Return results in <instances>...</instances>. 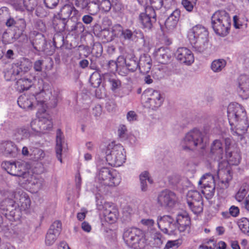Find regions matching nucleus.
<instances>
[{
	"label": "nucleus",
	"instance_id": "1",
	"mask_svg": "<svg viewBox=\"0 0 249 249\" xmlns=\"http://www.w3.org/2000/svg\"><path fill=\"white\" fill-rule=\"evenodd\" d=\"M229 122L233 134L242 136L249 127L246 112L238 104H230L227 109Z\"/></svg>",
	"mask_w": 249,
	"mask_h": 249
},
{
	"label": "nucleus",
	"instance_id": "2",
	"mask_svg": "<svg viewBox=\"0 0 249 249\" xmlns=\"http://www.w3.org/2000/svg\"><path fill=\"white\" fill-rule=\"evenodd\" d=\"M231 18L229 13L225 10L214 12L211 17V26L214 32L221 36H226L230 32Z\"/></svg>",
	"mask_w": 249,
	"mask_h": 249
},
{
	"label": "nucleus",
	"instance_id": "3",
	"mask_svg": "<svg viewBox=\"0 0 249 249\" xmlns=\"http://www.w3.org/2000/svg\"><path fill=\"white\" fill-rule=\"evenodd\" d=\"M32 67V62L27 58L22 57L12 64L10 68L4 71V76L6 81L17 80L23 76Z\"/></svg>",
	"mask_w": 249,
	"mask_h": 249
},
{
	"label": "nucleus",
	"instance_id": "4",
	"mask_svg": "<svg viewBox=\"0 0 249 249\" xmlns=\"http://www.w3.org/2000/svg\"><path fill=\"white\" fill-rule=\"evenodd\" d=\"M204 135L199 130L193 129L188 132L181 142L182 149L186 151L203 149L205 144L203 142Z\"/></svg>",
	"mask_w": 249,
	"mask_h": 249
},
{
	"label": "nucleus",
	"instance_id": "5",
	"mask_svg": "<svg viewBox=\"0 0 249 249\" xmlns=\"http://www.w3.org/2000/svg\"><path fill=\"white\" fill-rule=\"evenodd\" d=\"M123 239L128 247L134 249H142L146 244L142 231L138 228L125 230L123 233Z\"/></svg>",
	"mask_w": 249,
	"mask_h": 249
},
{
	"label": "nucleus",
	"instance_id": "6",
	"mask_svg": "<svg viewBox=\"0 0 249 249\" xmlns=\"http://www.w3.org/2000/svg\"><path fill=\"white\" fill-rule=\"evenodd\" d=\"M139 20L143 28L150 31L153 27V24L157 21V15L152 7H145L144 12L140 14Z\"/></svg>",
	"mask_w": 249,
	"mask_h": 249
},
{
	"label": "nucleus",
	"instance_id": "7",
	"mask_svg": "<svg viewBox=\"0 0 249 249\" xmlns=\"http://www.w3.org/2000/svg\"><path fill=\"white\" fill-rule=\"evenodd\" d=\"M124 149L120 145L113 147L109 154L106 156V160L108 164L112 166H120L125 160L123 153Z\"/></svg>",
	"mask_w": 249,
	"mask_h": 249
},
{
	"label": "nucleus",
	"instance_id": "8",
	"mask_svg": "<svg viewBox=\"0 0 249 249\" xmlns=\"http://www.w3.org/2000/svg\"><path fill=\"white\" fill-rule=\"evenodd\" d=\"M144 94L147 96L144 102L145 107L152 110H156L161 105L163 99L159 91L153 89H148L145 91Z\"/></svg>",
	"mask_w": 249,
	"mask_h": 249
},
{
	"label": "nucleus",
	"instance_id": "9",
	"mask_svg": "<svg viewBox=\"0 0 249 249\" xmlns=\"http://www.w3.org/2000/svg\"><path fill=\"white\" fill-rule=\"evenodd\" d=\"M98 178L100 183L105 186H115L120 183L119 179L114 176L112 169L107 167H103L100 170Z\"/></svg>",
	"mask_w": 249,
	"mask_h": 249
},
{
	"label": "nucleus",
	"instance_id": "10",
	"mask_svg": "<svg viewBox=\"0 0 249 249\" xmlns=\"http://www.w3.org/2000/svg\"><path fill=\"white\" fill-rule=\"evenodd\" d=\"M176 201V194L173 192L167 189L160 192L157 197L158 204L164 208L173 207Z\"/></svg>",
	"mask_w": 249,
	"mask_h": 249
},
{
	"label": "nucleus",
	"instance_id": "11",
	"mask_svg": "<svg viewBox=\"0 0 249 249\" xmlns=\"http://www.w3.org/2000/svg\"><path fill=\"white\" fill-rule=\"evenodd\" d=\"M99 210L103 211V214L107 221L110 223L115 222L118 216V213L116 209H113L110 203L105 201H98L97 203Z\"/></svg>",
	"mask_w": 249,
	"mask_h": 249
},
{
	"label": "nucleus",
	"instance_id": "12",
	"mask_svg": "<svg viewBox=\"0 0 249 249\" xmlns=\"http://www.w3.org/2000/svg\"><path fill=\"white\" fill-rule=\"evenodd\" d=\"M1 166L8 173L17 177L23 176L26 174L24 167L20 162L5 161L2 163Z\"/></svg>",
	"mask_w": 249,
	"mask_h": 249
},
{
	"label": "nucleus",
	"instance_id": "13",
	"mask_svg": "<svg viewBox=\"0 0 249 249\" xmlns=\"http://www.w3.org/2000/svg\"><path fill=\"white\" fill-rule=\"evenodd\" d=\"M61 231V223L59 221H54L50 226L45 238V244L47 246L53 244Z\"/></svg>",
	"mask_w": 249,
	"mask_h": 249
},
{
	"label": "nucleus",
	"instance_id": "14",
	"mask_svg": "<svg viewBox=\"0 0 249 249\" xmlns=\"http://www.w3.org/2000/svg\"><path fill=\"white\" fill-rule=\"evenodd\" d=\"M159 228L164 233H173L176 230L174 219L171 216L165 215L158 219Z\"/></svg>",
	"mask_w": 249,
	"mask_h": 249
},
{
	"label": "nucleus",
	"instance_id": "15",
	"mask_svg": "<svg viewBox=\"0 0 249 249\" xmlns=\"http://www.w3.org/2000/svg\"><path fill=\"white\" fill-rule=\"evenodd\" d=\"M33 35L34 36L30 37V42L34 49L36 51L47 53V44L44 35L41 33H36L35 31Z\"/></svg>",
	"mask_w": 249,
	"mask_h": 249
},
{
	"label": "nucleus",
	"instance_id": "16",
	"mask_svg": "<svg viewBox=\"0 0 249 249\" xmlns=\"http://www.w3.org/2000/svg\"><path fill=\"white\" fill-rule=\"evenodd\" d=\"M32 129L35 132L49 130L53 127V122L51 119L41 117L39 120H33L30 124Z\"/></svg>",
	"mask_w": 249,
	"mask_h": 249
},
{
	"label": "nucleus",
	"instance_id": "17",
	"mask_svg": "<svg viewBox=\"0 0 249 249\" xmlns=\"http://www.w3.org/2000/svg\"><path fill=\"white\" fill-rule=\"evenodd\" d=\"M175 55L178 61L186 65H191L194 62L192 52L187 48H179L175 53Z\"/></svg>",
	"mask_w": 249,
	"mask_h": 249
},
{
	"label": "nucleus",
	"instance_id": "18",
	"mask_svg": "<svg viewBox=\"0 0 249 249\" xmlns=\"http://www.w3.org/2000/svg\"><path fill=\"white\" fill-rule=\"evenodd\" d=\"M176 230L179 232H184L188 229H190L191 224V218L186 212L178 213L175 221Z\"/></svg>",
	"mask_w": 249,
	"mask_h": 249
},
{
	"label": "nucleus",
	"instance_id": "19",
	"mask_svg": "<svg viewBox=\"0 0 249 249\" xmlns=\"http://www.w3.org/2000/svg\"><path fill=\"white\" fill-rule=\"evenodd\" d=\"M66 31L69 33L72 32L75 34H80L85 30L84 25L81 22L78 21L77 17L71 16L67 21Z\"/></svg>",
	"mask_w": 249,
	"mask_h": 249
},
{
	"label": "nucleus",
	"instance_id": "20",
	"mask_svg": "<svg viewBox=\"0 0 249 249\" xmlns=\"http://www.w3.org/2000/svg\"><path fill=\"white\" fill-rule=\"evenodd\" d=\"M238 93L243 99L249 97V77L241 75L238 78Z\"/></svg>",
	"mask_w": 249,
	"mask_h": 249
},
{
	"label": "nucleus",
	"instance_id": "21",
	"mask_svg": "<svg viewBox=\"0 0 249 249\" xmlns=\"http://www.w3.org/2000/svg\"><path fill=\"white\" fill-rule=\"evenodd\" d=\"M0 150L4 155L10 158L16 157L18 151V148L15 143L10 141L4 142L1 143Z\"/></svg>",
	"mask_w": 249,
	"mask_h": 249
},
{
	"label": "nucleus",
	"instance_id": "22",
	"mask_svg": "<svg viewBox=\"0 0 249 249\" xmlns=\"http://www.w3.org/2000/svg\"><path fill=\"white\" fill-rule=\"evenodd\" d=\"M35 98L36 102L34 104L38 110V113L40 114L45 113L47 107L46 102L48 100L46 92L44 90H41L36 94Z\"/></svg>",
	"mask_w": 249,
	"mask_h": 249
},
{
	"label": "nucleus",
	"instance_id": "23",
	"mask_svg": "<svg viewBox=\"0 0 249 249\" xmlns=\"http://www.w3.org/2000/svg\"><path fill=\"white\" fill-rule=\"evenodd\" d=\"M208 31L203 26L198 24L194 26L190 31L189 40L194 39H205L208 37Z\"/></svg>",
	"mask_w": 249,
	"mask_h": 249
},
{
	"label": "nucleus",
	"instance_id": "24",
	"mask_svg": "<svg viewBox=\"0 0 249 249\" xmlns=\"http://www.w3.org/2000/svg\"><path fill=\"white\" fill-rule=\"evenodd\" d=\"M78 12L72 4H66L60 8L57 16L65 21L70 19L71 15L76 16Z\"/></svg>",
	"mask_w": 249,
	"mask_h": 249
},
{
	"label": "nucleus",
	"instance_id": "25",
	"mask_svg": "<svg viewBox=\"0 0 249 249\" xmlns=\"http://www.w3.org/2000/svg\"><path fill=\"white\" fill-rule=\"evenodd\" d=\"M180 13L178 9H176L166 19L164 25L169 32H172L176 29L180 17Z\"/></svg>",
	"mask_w": 249,
	"mask_h": 249
},
{
	"label": "nucleus",
	"instance_id": "26",
	"mask_svg": "<svg viewBox=\"0 0 249 249\" xmlns=\"http://www.w3.org/2000/svg\"><path fill=\"white\" fill-rule=\"evenodd\" d=\"M210 155L214 160L219 161L224 155L223 144L219 140H215L211 145Z\"/></svg>",
	"mask_w": 249,
	"mask_h": 249
},
{
	"label": "nucleus",
	"instance_id": "27",
	"mask_svg": "<svg viewBox=\"0 0 249 249\" xmlns=\"http://www.w3.org/2000/svg\"><path fill=\"white\" fill-rule=\"evenodd\" d=\"M125 67L127 70L130 72H134L138 68L139 61L138 58L133 53H127L124 58Z\"/></svg>",
	"mask_w": 249,
	"mask_h": 249
},
{
	"label": "nucleus",
	"instance_id": "28",
	"mask_svg": "<svg viewBox=\"0 0 249 249\" xmlns=\"http://www.w3.org/2000/svg\"><path fill=\"white\" fill-rule=\"evenodd\" d=\"M192 46L194 51L197 53H202L205 52L208 48V37L206 38L192 39L189 40Z\"/></svg>",
	"mask_w": 249,
	"mask_h": 249
},
{
	"label": "nucleus",
	"instance_id": "29",
	"mask_svg": "<svg viewBox=\"0 0 249 249\" xmlns=\"http://www.w3.org/2000/svg\"><path fill=\"white\" fill-rule=\"evenodd\" d=\"M157 61L161 64H166L170 62L172 55L170 50L164 48L159 49L155 53Z\"/></svg>",
	"mask_w": 249,
	"mask_h": 249
},
{
	"label": "nucleus",
	"instance_id": "30",
	"mask_svg": "<svg viewBox=\"0 0 249 249\" xmlns=\"http://www.w3.org/2000/svg\"><path fill=\"white\" fill-rule=\"evenodd\" d=\"M152 66V59L150 56L146 54L141 55L139 60V66L141 73L144 74L149 72Z\"/></svg>",
	"mask_w": 249,
	"mask_h": 249
},
{
	"label": "nucleus",
	"instance_id": "31",
	"mask_svg": "<svg viewBox=\"0 0 249 249\" xmlns=\"http://www.w3.org/2000/svg\"><path fill=\"white\" fill-rule=\"evenodd\" d=\"M64 136L63 135V132L60 129H57L56 135L55 152L57 158L61 163L62 162V160L61 158L62 145L64 143Z\"/></svg>",
	"mask_w": 249,
	"mask_h": 249
},
{
	"label": "nucleus",
	"instance_id": "32",
	"mask_svg": "<svg viewBox=\"0 0 249 249\" xmlns=\"http://www.w3.org/2000/svg\"><path fill=\"white\" fill-rule=\"evenodd\" d=\"M33 84L32 80L26 77H20L17 79L16 88L19 92L29 89Z\"/></svg>",
	"mask_w": 249,
	"mask_h": 249
},
{
	"label": "nucleus",
	"instance_id": "33",
	"mask_svg": "<svg viewBox=\"0 0 249 249\" xmlns=\"http://www.w3.org/2000/svg\"><path fill=\"white\" fill-rule=\"evenodd\" d=\"M21 210L16 203L15 207H13L8 213H5V216L11 221L19 220L21 217Z\"/></svg>",
	"mask_w": 249,
	"mask_h": 249
},
{
	"label": "nucleus",
	"instance_id": "34",
	"mask_svg": "<svg viewBox=\"0 0 249 249\" xmlns=\"http://www.w3.org/2000/svg\"><path fill=\"white\" fill-rule=\"evenodd\" d=\"M104 79L105 81L109 83L110 89L113 91H115L121 86L122 83L120 80L115 77L110 76L107 73L105 74Z\"/></svg>",
	"mask_w": 249,
	"mask_h": 249
},
{
	"label": "nucleus",
	"instance_id": "35",
	"mask_svg": "<svg viewBox=\"0 0 249 249\" xmlns=\"http://www.w3.org/2000/svg\"><path fill=\"white\" fill-rule=\"evenodd\" d=\"M140 180L141 182V189L143 192H145L148 190V185L147 181L149 184L153 183V179L149 176V173L147 171H144L140 175Z\"/></svg>",
	"mask_w": 249,
	"mask_h": 249
},
{
	"label": "nucleus",
	"instance_id": "36",
	"mask_svg": "<svg viewBox=\"0 0 249 249\" xmlns=\"http://www.w3.org/2000/svg\"><path fill=\"white\" fill-rule=\"evenodd\" d=\"M17 102L19 107L23 109L32 108L33 106L35 107L34 103L32 102L28 99L27 96L25 95L20 96L18 99Z\"/></svg>",
	"mask_w": 249,
	"mask_h": 249
},
{
	"label": "nucleus",
	"instance_id": "37",
	"mask_svg": "<svg viewBox=\"0 0 249 249\" xmlns=\"http://www.w3.org/2000/svg\"><path fill=\"white\" fill-rule=\"evenodd\" d=\"M84 10H86L90 15H96L99 11V0H89Z\"/></svg>",
	"mask_w": 249,
	"mask_h": 249
},
{
	"label": "nucleus",
	"instance_id": "38",
	"mask_svg": "<svg viewBox=\"0 0 249 249\" xmlns=\"http://www.w3.org/2000/svg\"><path fill=\"white\" fill-rule=\"evenodd\" d=\"M64 21L59 17H56L53 20V25L54 29L58 32H62L64 31H66V24L67 21Z\"/></svg>",
	"mask_w": 249,
	"mask_h": 249
},
{
	"label": "nucleus",
	"instance_id": "39",
	"mask_svg": "<svg viewBox=\"0 0 249 249\" xmlns=\"http://www.w3.org/2000/svg\"><path fill=\"white\" fill-rule=\"evenodd\" d=\"M187 203L195 202L196 201H202V197L200 193L196 190H190L187 194Z\"/></svg>",
	"mask_w": 249,
	"mask_h": 249
},
{
	"label": "nucleus",
	"instance_id": "40",
	"mask_svg": "<svg viewBox=\"0 0 249 249\" xmlns=\"http://www.w3.org/2000/svg\"><path fill=\"white\" fill-rule=\"evenodd\" d=\"M15 27L17 30L15 31V33L20 37L23 34L26 27V23L24 19L18 18L16 20Z\"/></svg>",
	"mask_w": 249,
	"mask_h": 249
},
{
	"label": "nucleus",
	"instance_id": "41",
	"mask_svg": "<svg viewBox=\"0 0 249 249\" xmlns=\"http://www.w3.org/2000/svg\"><path fill=\"white\" fill-rule=\"evenodd\" d=\"M226 62L223 59L213 60L211 64V69L214 72H218L226 66Z\"/></svg>",
	"mask_w": 249,
	"mask_h": 249
},
{
	"label": "nucleus",
	"instance_id": "42",
	"mask_svg": "<svg viewBox=\"0 0 249 249\" xmlns=\"http://www.w3.org/2000/svg\"><path fill=\"white\" fill-rule=\"evenodd\" d=\"M20 207V210H26L28 209L31 205V200L30 198L26 194L20 195L19 199V203L17 204Z\"/></svg>",
	"mask_w": 249,
	"mask_h": 249
},
{
	"label": "nucleus",
	"instance_id": "43",
	"mask_svg": "<svg viewBox=\"0 0 249 249\" xmlns=\"http://www.w3.org/2000/svg\"><path fill=\"white\" fill-rule=\"evenodd\" d=\"M19 38V37L15 33L11 35L7 31H5L2 34V41L4 44H8L14 42Z\"/></svg>",
	"mask_w": 249,
	"mask_h": 249
},
{
	"label": "nucleus",
	"instance_id": "44",
	"mask_svg": "<svg viewBox=\"0 0 249 249\" xmlns=\"http://www.w3.org/2000/svg\"><path fill=\"white\" fill-rule=\"evenodd\" d=\"M89 82L93 88H99L102 83V78L100 74L98 71L92 73L89 78Z\"/></svg>",
	"mask_w": 249,
	"mask_h": 249
},
{
	"label": "nucleus",
	"instance_id": "45",
	"mask_svg": "<svg viewBox=\"0 0 249 249\" xmlns=\"http://www.w3.org/2000/svg\"><path fill=\"white\" fill-rule=\"evenodd\" d=\"M14 135L18 139H23L30 136V132L27 128L22 126L16 129Z\"/></svg>",
	"mask_w": 249,
	"mask_h": 249
},
{
	"label": "nucleus",
	"instance_id": "46",
	"mask_svg": "<svg viewBox=\"0 0 249 249\" xmlns=\"http://www.w3.org/2000/svg\"><path fill=\"white\" fill-rule=\"evenodd\" d=\"M238 225L241 231L249 236V220L246 217H242L239 220Z\"/></svg>",
	"mask_w": 249,
	"mask_h": 249
},
{
	"label": "nucleus",
	"instance_id": "47",
	"mask_svg": "<svg viewBox=\"0 0 249 249\" xmlns=\"http://www.w3.org/2000/svg\"><path fill=\"white\" fill-rule=\"evenodd\" d=\"M215 184H213L212 182L209 186L205 187H201L203 189L202 190V193L205 196L207 199L211 198L214 195L215 192Z\"/></svg>",
	"mask_w": 249,
	"mask_h": 249
},
{
	"label": "nucleus",
	"instance_id": "48",
	"mask_svg": "<svg viewBox=\"0 0 249 249\" xmlns=\"http://www.w3.org/2000/svg\"><path fill=\"white\" fill-rule=\"evenodd\" d=\"M227 157L228 158L229 162L232 164L237 165L240 162L241 156L237 152H231L227 154Z\"/></svg>",
	"mask_w": 249,
	"mask_h": 249
},
{
	"label": "nucleus",
	"instance_id": "49",
	"mask_svg": "<svg viewBox=\"0 0 249 249\" xmlns=\"http://www.w3.org/2000/svg\"><path fill=\"white\" fill-rule=\"evenodd\" d=\"M189 208L194 213H198L201 212L203 210V201H196L195 202H192L190 204V203H187Z\"/></svg>",
	"mask_w": 249,
	"mask_h": 249
},
{
	"label": "nucleus",
	"instance_id": "50",
	"mask_svg": "<svg viewBox=\"0 0 249 249\" xmlns=\"http://www.w3.org/2000/svg\"><path fill=\"white\" fill-rule=\"evenodd\" d=\"M32 158L35 160H42L45 157V153L44 151L38 148H35L32 151L30 154Z\"/></svg>",
	"mask_w": 249,
	"mask_h": 249
},
{
	"label": "nucleus",
	"instance_id": "51",
	"mask_svg": "<svg viewBox=\"0 0 249 249\" xmlns=\"http://www.w3.org/2000/svg\"><path fill=\"white\" fill-rule=\"evenodd\" d=\"M91 53L96 58H98L101 56L103 53V47L101 43L96 42L93 44Z\"/></svg>",
	"mask_w": 249,
	"mask_h": 249
},
{
	"label": "nucleus",
	"instance_id": "52",
	"mask_svg": "<svg viewBox=\"0 0 249 249\" xmlns=\"http://www.w3.org/2000/svg\"><path fill=\"white\" fill-rule=\"evenodd\" d=\"M23 3L25 9L29 12H32L37 4L36 0H23Z\"/></svg>",
	"mask_w": 249,
	"mask_h": 249
},
{
	"label": "nucleus",
	"instance_id": "53",
	"mask_svg": "<svg viewBox=\"0 0 249 249\" xmlns=\"http://www.w3.org/2000/svg\"><path fill=\"white\" fill-rule=\"evenodd\" d=\"M112 6V3L109 0H102L99 3V10H101L105 13L108 12L110 10Z\"/></svg>",
	"mask_w": 249,
	"mask_h": 249
},
{
	"label": "nucleus",
	"instance_id": "54",
	"mask_svg": "<svg viewBox=\"0 0 249 249\" xmlns=\"http://www.w3.org/2000/svg\"><path fill=\"white\" fill-rule=\"evenodd\" d=\"M71 1L72 4L74 5L77 8L84 10L88 5L89 0H69Z\"/></svg>",
	"mask_w": 249,
	"mask_h": 249
},
{
	"label": "nucleus",
	"instance_id": "55",
	"mask_svg": "<svg viewBox=\"0 0 249 249\" xmlns=\"http://www.w3.org/2000/svg\"><path fill=\"white\" fill-rule=\"evenodd\" d=\"M151 6H147L145 7H152L153 9H160L163 4V0H150Z\"/></svg>",
	"mask_w": 249,
	"mask_h": 249
},
{
	"label": "nucleus",
	"instance_id": "56",
	"mask_svg": "<svg viewBox=\"0 0 249 249\" xmlns=\"http://www.w3.org/2000/svg\"><path fill=\"white\" fill-rule=\"evenodd\" d=\"M196 2L188 1V0H182L181 4L183 7L188 12H192Z\"/></svg>",
	"mask_w": 249,
	"mask_h": 249
},
{
	"label": "nucleus",
	"instance_id": "57",
	"mask_svg": "<svg viewBox=\"0 0 249 249\" xmlns=\"http://www.w3.org/2000/svg\"><path fill=\"white\" fill-rule=\"evenodd\" d=\"M124 31L123 27L120 24H115L112 28V32L115 36H121Z\"/></svg>",
	"mask_w": 249,
	"mask_h": 249
},
{
	"label": "nucleus",
	"instance_id": "58",
	"mask_svg": "<svg viewBox=\"0 0 249 249\" xmlns=\"http://www.w3.org/2000/svg\"><path fill=\"white\" fill-rule=\"evenodd\" d=\"M34 27L36 29L41 32L46 30V25L42 20L40 19H37L35 22Z\"/></svg>",
	"mask_w": 249,
	"mask_h": 249
},
{
	"label": "nucleus",
	"instance_id": "59",
	"mask_svg": "<svg viewBox=\"0 0 249 249\" xmlns=\"http://www.w3.org/2000/svg\"><path fill=\"white\" fill-rule=\"evenodd\" d=\"M247 192L245 189L240 188L239 191L235 195V199L238 202H241L245 198Z\"/></svg>",
	"mask_w": 249,
	"mask_h": 249
},
{
	"label": "nucleus",
	"instance_id": "60",
	"mask_svg": "<svg viewBox=\"0 0 249 249\" xmlns=\"http://www.w3.org/2000/svg\"><path fill=\"white\" fill-rule=\"evenodd\" d=\"M121 36H122L124 39L130 40H133L134 35L131 30L126 29L124 30Z\"/></svg>",
	"mask_w": 249,
	"mask_h": 249
},
{
	"label": "nucleus",
	"instance_id": "61",
	"mask_svg": "<svg viewBox=\"0 0 249 249\" xmlns=\"http://www.w3.org/2000/svg\"><path fill=\"white\" fill-rule=\"evenodd\" d=\"M116 107V104L113 99H108L106 104V108L109 112L113 111Z\"/></svg>",
	"mask_w": 249,
	"mask_h": 249
},
{
	"label": "nucleus",
	"instance_id": "62",
	"mask_svg": "<svg viewBox=\"0 0 249 249\" xmlns=\"http://www.w3.org/2000/svg\"><path fill=\"white\" fill-rule=\"evenodd\" d=\"M64 36L60 35H55L53 38V43L54 46L57 47V44L60 43V46L64 44Z\"/></svg>",
	"mask_w": 249,
	"mask_h": 249
},
{
	"label": "nucleus",
	"instance_id": "63",
	"mask_svg": "<svg viewBox=\"0 0 249 249\" xmlns=\"http://www.w3.org/2000/svg\"><path fill=\"white\" fill-rule=\"evenodd\" d=\"M44 60L42 59H38L35 61L34 63V69L35 71L41 72L42 71V66Z\"/></svg>",
	"mask_w": 249,
	"mask_h": 249
},
{
	"label": "nucleus",
	"instance_id": "64",
	"mask_svg": "<svg viewBox=\"0 0 249 249\" xmlns=\"http://www.w3.org/2000/svg\"><path fill=\"white\" fill-rule=\"evenodd\" d=\"M59 1V0H44V2L47 8L53 9L57 5Z\"/></svg>",
	"mask_w": 249,
	"mask_h": 249
}]
</instances>
